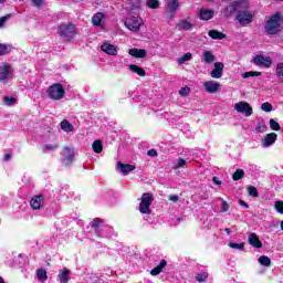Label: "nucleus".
Listing matches in <instances>:
<instances>
[{"instance_id":"f257e3e1","label":"nucleus","mask_w":283,"mask_h":283,"mask_svg":"<svg viewBox=\"0 0 283 283\" xmlns=\"http://www.w3.org/2000/svg\"><path fill=\"white\" fill-rule=\"evenodd\" d=\"M280 23H282V12H276L265 21V32L270 35L277 34L280 32Z\"/></svg>"},{"instance_id":"f03ea898","label":"nucleus","mask_w":283,"mask_h":283,"mask_svg":"<svg viewBox=\"0 0 283 283\" xmlns=\"http://www.w3.org/2000/svg\"><path fill=\"white\" fill-rule=\"evenodd\" d=\"M124 24L130 32H140V28L145 25V21H143V18L138 13L130 12L126 17Z\"/></svg>"},{"instance_id":"7ed1b4c3","label":"nucleus","mask_w":283,"mask_h":283,"mask_svg":"<svg viewBox=\"0 0 283 283\" xmlns=\"http://www.w3.org/2000/svg\"><path fill=\"white\" fill-rule=\"evenodd\" d=\"M91 229L93 233H96L97 238H107V231H109V227L105 226L99 218H95L91 223Z\"/></svg>"},{"instance_id":"20e7f679","label":"nucleus","mask_w":283,"mask_h":283,"mask_svg":"<svg viewBox=\"0 0 283 283\" xmlns=\"http://www.w3.org/2000/svg\"><path fill=\"white\" fill-rule=\"evenodd\" d=\"M57 34L62 36L65 41H72L76 36V28L74 24H61L57 29Z\"/></svg>"},{"instance_id":"39448f33","label":"nucleus","mask_w":283,"mask_h":283,"mask_svg":"<svg viewBox=\"0 0 283 283\" xmlns=\"http://www.w3.org/2000/svg\"><path fill=\"white\" fill-rule=\"evenodd\" d=\"M151 202H154V195L146 192L142 196V201L139 203V212L146 216L151 213Z\"/></svg>"},{"instance_id":"423d86ee","label":"nucleus","mask_w":283,"mask_h":283,"mask_svg":"<svg viewBox=\"0 0 283 283\" xmlns=\"http://www.w3.org/2000/svg\"><path fill=\"white\" fill-rule=\"evenodd\" d=\"M48 94L52 101H61V98H65V88L61 84H53L48 88Z\"/></svg>"},{"instance_id":"0eeeda50","label":"nucleus","mask_w":283,"mask_h":283,"mask_svg":"<svg viewBox=\"0 0 283 283\" xmlns=\"http://www.w3.org/2000/svg\"><path fill=\"white\" fill-rule=\"evenodd\" d=\"M234 111L238 112V114H243L247 118H249V116H253V107H251V104L245 101L235 103Z\"/></svg>"},{"instance_id":"6e6552de","label":"nucleus","mask_w":283,"mask_h":283,"mask_svg":"<svg viewBox=\"0 0 283 283\" xmlns=\"http://www.w3.org/2000/svg\"><path fill=\"white\" fill-rule=\"evenodd\" d=\"M253 64L258 65V67L269 69L271 65H273V60H271V56L259 54L253 57Z\"/></svg>"},{"instance_id":"1a4fd4ad","label":"nucleus","mask_w":283,"mask_h":283,"mask_svg":"<svg viewBox=\"0 0 283 283\" xmlns=\"http://www.w3.org/2000/svg\"><path fill=\"white\" fill-rule=\"evenodd\" d=\"M124 8L128 10V12H140L143 0H124Z\"/></svg>"},{"instance_id":"9d476101","label":"nucleus","mask_w":283,"mask_h":283,"mask_svg":"<svg viewBox=\"0 0 283 283\" xmlns=\"http://www.w3.org/2000/svg\"><path fill=\"white\" fill-rule=\"evenodd\" d=\"M12 66L10 64H2L0 66V83H6L7 81H10L12 78Z\"/></svg>"},{"instance_id":"9b49d317","label":"nucleus","mask_w":283,"mask_h":283,"mask_svg":"<svg viewBox=\"0 0 283 283\" xmlns=\"http://www.w3.org/2000/svg\"><path fill=\"white\" fill-rule=\"evenodd\" d=\"M74 156H75L74 148L64 147L63 158H62L63 165H65L66 167L72 165L74 163Z\"/></svg>"},{"instance_id":"f8f14e48","label":"nucleus","mask_w":283,"mask_h":283,"mask_svg":"<svg viewBox=\"0 0 283 283\" xmlns=\"http://www.w3.org/2000/svg\"><path fill=\"white\" fill-rule=\"evenodd\" d=\"M203 88L208 94H218V92L222 90V86L220 85V82L208 81L203 83Z\"/></svg>"},{"instance_id":"ddd939ff","label":"nucleus","mask_w":283,"mask_h":283,"mask_svg":"<svg viewBox=\"0 0 283 283\" xmlns=\"http://www.w3.org/2000/svg\"><path fill=\"white\" fill-rule=\"evenodd\" d=\"M92 23L95 28H101V30H105V13L97 12L92 17Z\"/></svg>"},{"instance_id":"4468645a","label":"nucleus","mask_w":283,"mask_h":283,"mask_svg":"<svg viewBox=\"0 0 283 283\" xmlns=\"http://www.w3.org/2000/svg\"><path fill=\"white\" fill-rule=\"evenodd\" d=\"M178 8H180V1L178 0L167 1L168 19H174V17H176V12H178Z\"/></svg>"},{"instance_id":"2eb2a0df","label":"nucleus","mask_w":283,"mask_h":283,"mask_svg":"<svg viewBox=\"0 0 283 283\" xmlns=\"http://www.w3.org/2000/svg\"><path fill=\"white\" fill-rule=\"evenodd\" d=\"M237 20L241 25H249L253 21V14L248 11H239L237 15Z\"/></svg>"},{"instance_id":"dca6fc26","label":"nucleus","mask_w":283,"mask_h":283,"mask_svg":"<svg viewBox=\"0 0 283 283\" xmlns=\"http://www.w3.org/2000/svg\"><path fill=\"white\" fill-rule=\"evenodd\" d=\"M224 73V63L216 62L214 69L210 72L211 78H222V74Z\"/></svg>"},{"instance_id":"f3484780","label":"nucleus","mask_w":283,"mask_h":283,"mask_svg":"<svg viewBox=\"0 0 283 283\" xmlns=\"http://www.w3.org/2000/svg\"><path fill=\"white\" fill-rule=\"evenodd\" d=\"M102 52H105V54H108V56H116L118 54V49L116 45L109 43V42H104L101 46Z\"/></svg>"},{"instance_id":"a211bd4d","label":"nucleus","mask_w":283,"mask_h":283,"mask_svg":"<svg viewBox=\"0 0 283 283\" xmlns=\"http://www.w3.org/2000/svg\"><path fill=\"white\" fill-rule=\"evenodd\" d=\"M117 169H118L119 174H122L123 176H127L128 174H132V171H134V169H136V166L130 165V164H123V163L118 161Z\"/></svg>"},{"instance_id":"6ab92c4d","label":"nucleus","mask_w":283,"mask_h":283,"mask_svg":"<svg viewBox=\"0 0 283 283\" xmlns=\"http://www.w3.org/2000/svg\"><path fill=\"white\" fill-rule=\"evenodd\" d=\"M177 28L179 31L186 30H193V22H191V18L188 19H181L177 23Z\"/></svg>"},{"instance_id":"aec40b11","label":"nucleus","mask_w":283,"mask_h":283,"mask_svg":"<svg viewBox=\"0 0 283 283\" xmlns=\"http://www.w3.org/2000/svg\"><path fill=\"white\" fill-rule=\"evenodd\" d=\"M277 140V134L270 133L262 139V147H271Z\"/></svg>"},{"instance_id":"412c9836","label":"nucleus","mask_w":283,"mask_h":283,"mask_svg":"<svg viewBox=\"0 0 283 283\" xmlns=\"http://www.w3.org/2000/svg\"><path fill=\"white\" fill-rule=\"evenodd\" d=\"M31 208L34 211H39V209H41V207H43V196H35L31 199L30 201Z\"/></svg>"},{"instance_id":"4be33fe9","label":"nucleus","mask_w":283,"mask_h":283,"mask_svg":"<svg viewBox=\"0 0 283 283\" xmlns=\"http://www.w3.org/2000/svg\"><path fill=\"white\" fill-rule=\"evenodd\" d=\"M248 242L251 247H254V249H262V241H260V238H258L255 233L249 234Z\"/></svg>"},{"instance_id":"5701e85b","label":"nucleus","mask_w":283,"mask_h":283,"mask_svg":"<svg viewBox=\"0 0 283 283\" xmlns=\"http://www.w3.org/2000/svg\"><path fill=\"white\" fill-rule=\"evenodd\" d=\"M213 14H216L213 10L201 9L199 11V19L201 21H209V20L213 19Z\"/></svg>"},{"instance_id":"b1692460","label":"nucleus","mask_w":283,"mask_h":283,"mask_svg":"<svg viewBox=\"0 0 283 283\" xmlns=\"http://www.w3.org/2000/svg\"><path fill=\"white\" fill-rule=\"evenodd\" d=\"M128 54L135 56V59H145V56H147V51H145V49H130Z\"/></svg>"},{"instance_id":"393cba45","label":"nucleus","mask_w":283,"mask_h":283,"mask_svg":"<svg viewBox=\"0 0 283 283\" xmlns=\"http://www.w3.org/2000/svg\"><path fill=\"white\" fill-rule=\"evenodd\" d=\"M70 270L67 268H64L62 271H60L57 279L60 280V283H67L70 282Z\"/></svg>"},{"instance_id":"a878e982","label":"nucleus","mask_w":283,"mask_h":283,"mask_svg":"<svg viewBox=\"0 0 283 283\" xmlns=\"http://www.w3.org/2000/svg\"><path fill=\"white\" fill-rule=\"evenodd\" d=\"M208 36H210V39H213L214 41H222V39H227V34L218 30H210L208 32Z\"/></svg>"},{"instance_id":"bb28decb","label":"nucleus","mask_w":283,"mask_h":283,"mask_svg":"<svg viewBox=\"0 0 283 283\" xmlns=\"http://www.w3.org/2000/svg\"><path fill=\"white\" fill-rule=\"evenodd\" d=\"M60 127L62 132L70 134V132H74V125L70 123L67 119H64L60 123Z\"/></svg>"},{"instance_id":"cd10ccee","label":"nucleus","mask_w":283,"mask_h":283,"mask_svg":"<svg viewBox=\"0 0 283 283\" xmlns=\"http://www.w3.org/2000/svg\"><path fill=\"white\" fill-rule=\"evenodd\" d=\"M235 6H237V10L238 12H247L248 8H249V1L247 0H235L234 1Z\"/></svg>"},{"instance_id":"c85d7f7f","label":"nucleus","mask_w":283,"mask_h":283,"mask_svg":"<svg viewBox=\"0 0 283 283\" xmlns=\"http://www.w3.org/2000/svg\"><path fill=\"white\" fill-rule=\"evenodd\" d=\"M165 266H167V261L161 260L160 263L150 271V275H160V273H163V269H165Z\"/></svg>"},{"instance_id":"c756f323","label":"nucleus","mask_w":283,"mask_h":283,"mask_svg":"<svg viewBox=\"0 0 283 283\" xmlns=\"http://www.w3.org/2000/svg\"><path fill=\"white\" fill-rule=\"evenodd\" d=\"M202 56H203L205 63H207L208 65H210V63H213V61H216V55H213L211 51H205Z\"/></svg>"},{"instance_id":"7c9ffc66","label":"nucleus","mask_w":283,"mask_h":283,"mask_svg":"<svg viewBox=\"0 0 283 283\" xmlns=\"http://www.w3.org/2000/svg\"><path fill=\"white\" fill-rule=\"evenodd\" d=\"M130 72H134V74H138V76H146V72L143 70V67L136 65V64H130L129 66Z\"/></svg>"},{"instance_id":"2f4dec72","label":"nucleus","mask_w":283,"mask_h":283,"mask_svg":"<svg viewBox=\"0 0 283 283\" xmlns=\"http://www.w3.org/2000/svg\"><path fill=\"white\" fill-rule=\"evenodd\" d=\"M233 12H238V7H237L235 2H233L232 4H229L226 8L224 14H226V17H231V14H233Z\"/></svg>"},{"instance_id":"473e14b6","label":"nucleus","mask_w":283,"mask_h":283,"mask_svg":"<svg viewBox=\"0 0 283 283\" xmlns=\"http://www.w3.org/2000/svg\"><path fill=\"white\" fill-rule=\"evenodd\" d=\"M36 276L40 282H45V280H48V272L44 269H39Z\"/></svg>"},{"instance_id":"72a5a7b5","label":"nucleus","mask_w":283,"mask_h":283,"mask_svg":"<svg viewBox=\"0 0 283 283\" xmlns=\"http://www.w3.org/2000/svg\"><path fill=\"white\" fill-rule=\"evenodd\" d=\"M193 59V55L191 53H185L181 57L177 60V63L179 65H182L184 63H187V61H191Z\"/></svg>"},{"instance_id":"f704fd0d","label":"nucleus","mask_w":283,"mask_h":283,"mask_svg":"<svg viewBox=\"0 0 283 283\" xmlns=\"http://www.w3.org/2000/svg\"><path fill=\"white\" fill-rule=\"evenodd\" d=\"M55 149H59V144H46L42 146V151H44V154H48V151H54Z\"/></svg>"},{"instance_id":"c9c22d12","label":"nucleus","mask_w":283,"mask_h":283,"mask_svg":"<svg viewBox=\"0 0 283 283\" xmlns=\"http://www.w3.org/2000/svg\"><path fill=\"white\" fill-rule=\"evenodd\" d=\"M12 50V46L11 45H8V44H1L0 43V56H3L6 54H10Z\"/></svg>"},{"instance_id":"e433bc0d","label":"nucleus","mask_w":283,"mask_h":283,"mask_svg":"<svg viewBox=\"0 0 283 283\" xmlns=\"http://www.w3.org/2000/svg\"><path fill=\"white\" fill-rule=\"evenodd\" d=\"M259 264L261 266H271V259L266 255H262L259 258Z\"/></svg>"},{"instance_id":"4c0bfd02","label":"nucleus","mask_w":283,"mask_h":283,"mask_svg":"<svg viewBox=\"0 0 283 283\" xmlns=\"http://www.w3.org/2000/svg\"><path fill=\"white\" fill-rule=\"evenodd\" d=\"M146 6L151 10H157V8H160V2L158 0H147Z\"/></svg>"},{"instance_id":"58836bf2","label":"nucleus","mask_w":283,"mask_h":283,"mask_svg":"<svg viewBox=\"0 0 283 283\" xmlns=\"http://www.w3.org/2000/svg\"><path fill=\"white\" fill-rule=\"evenodd\" d=\"M187 167V161L182 158L177 159L176 164L172 166V169H182Z\"/></svg>"},{"instance_id":"ea45409f","label":"nucleus","mask_w":283,"mask_h":283,"mask_svg":"<svg viewBox=\"0 0 283 283\" xmlns=\"http://www.w3.org/2000/svg\"><path fill=\"white\" fill-rule=\"evenodd\" d=\"M244 178V171L242 169H237L232 175V180L238 181Z\"/></svg>"},{"instance_id":"a19ab883","label":"nucleus","mask_w":283,"mask_h":283,"mask_svg":"<svg viewBox=\"0 0 283 283\" xmlns=\"http://www.w3.org/2000/svg\"><path fill=\"white\" fill-rule=\"evenodd\" d=\"M218 200H220V202H221V213H227V211H229V209H231V206L229 205V202H227L222 198H218Z\"/></svg>"},{"instance_id":"79ce46f5","label":"nucleus","mask_w":283,"mask_h":283,"mask_svg":"<svg viewBox=\"0 0 283 283\" xmlns=\"http://www.w3.org/2000/svg\"><path fill=\"white\" fill-rule=\"evenodd\" d=\"M276 76L280 80V83H283V63L276 65Z\"/></svg>"},{"instance_id":"37998d69","label":"nucleus","mask_w":283,"mask_h":283,"mask_svg":"<svg viewBox=\"0 0 283 283\" xmlns=\"http://www.w3.org/2000/svg\"><path fill=\"white\" fill-rule=\"evenodd\" d=\"M93 150L95 154H101V151H103V143L101 140H95L93 143Z\"/></svg>"},{"instance_id":"c03bdc74","label":"nucleus","mask_w":283,"mask_h":283,"mask_svg":"<svg viewBox=\"0 0 283 283\" xmlns=\"http://www.w3.org/2000/svg\"><path fill=\"white\" fill-rule=\"evenodd\" d=\"M266 129H268V127H266V124H264V122H260L255 127L256 134H264V132H266Z\"/></svg>"},{"instance_id":"a18cd8bd","label":"nucleus","mask_w":283,"mask_h":283,"mask_svg":"<svg viewBox=\"0 0 283 283\" xmlns=\"http://www.w3.org/2000/svg\"><path fill=\"white\" fill-rule=\"evenodd\" d=\"M241 76L242 78H251V76H262V73L250 71V72L242 73Z\"/></svg>"},{"instance_id":"49530a36","label":"nucleus","mask_w":283,"mask_h":283,"mask_svg":"<svg viewBox=\"0 0 283 283\" xmlns=\"http://www.w3.org/2000/svg\"><path fill=\"white\" fill-rule=\"evenodd\" d=\"M208 277H209V274L207 272H200L196 274L197 282H206Z\"/></svg>"},{"instance_id":"de8ad7c7","label":"nucleus","mask_w":283,"mask_h":283,"mask_svg":"<svg viewBox=\"0 0 283 283\" xmlns=\"http://www.w3.org/2000/svg\"><path fill=\"white\" fill-rule=\"evenodd\" d=\"M3 103H4V105H7L8 107H10V106L14 105V103H17V98L4 96V97H3Z\"/></svg>"},{"instance_id":"09e8293b","label":"nucleus","mask_w":283,"mask_h":283,"mask_svg":"<svg viewBox=\"0 0 283 283\" xmlns=\"http://www.w3.org/2000/svg\"><path fill=\"white\" fill-rule=\"evenodd\" d=\"M262 112H273V105L269 102L261 104Z\"/></svg>"},{"instance_id":"8fccbe9b","label":"nucleus","mask_w":283,"mask_h":283,"mask_svg":"<svg viewBox=\"0 0 283 283\" xmlns=\"http://www.w3.org/2000/svg\"><path fill=\"white\" fill-rule=\"evenodd\" d=\"M270 127L273 132H280V123L275 122V119H270Z\"/></svg>"},{"instance_id":"3c124183","label":"nucleus","mask_w":283,"mask_h":283,"mask_svg":"<svg viewBox=\"0 0 283 283\" xmlns=\"http://www.w3.org/2000/svg\"><path fill=\"white\" fill-rule=\"evenodd\" d=\"M248 193L252 198H258V188L253 186L248 187Z\"/></svg>"},{"instance_id":"603ef678","label":"nucleus","mask_w":283,"mask_h":283,"mask_svg":"<svg viewBox=\"0 0 283 283\" xmlns=\"http://www.w3.org/2000/svg\"><path fill=\"white\" fill-rule=\"evenodd\" d=\"M230 249H238L239 251H244V243H229Z\"/></svg>"},{"instance_id":"864d4df0","label":"nucleus","mask_w":283,"mask_h":283,"mask_svg":"<svg viewBox=\"0 0 283 283\" xmlns=\"http://www.w3.org/2000/svg\"><path fill=\"white\" fill-rule=\"evenodd\" d=\"M274 208H275V211H277V213H281L283 216V201H276L274 203Z\"/></svg>"},{"instance_id":"5fc2aeb1","label":"nucleus","mask_w":283,"mask_h":283,"mask_svg":"<svg viewBox=\"0 0 283 283\" xmlns=\"http://www.w3.org/2000/svg\"><path fill=\"white\" fill-rule=\"evenodd\" d=\"M10 19H12V14H7L4 17L0 18V28H3V25H6L7 21H10Z\"/></svg>"},{"instance_id":"6e6d98bb","label":"nucleus","mask_w":283,"mask_h":283,"mask_svg":"<svg viewBox=\"0 0 283 283\" xmlns=\"http://www.w3.org/2000/svg\"><path fill=\"white\" fill-rule=\"evenodd\" d=\"M191 92V88L189 86H185L179 91L180 96H189V93Z\"/></svg>"},{"instance_id":"4d7b16f0","label":"nucleus","mask_w":283,"mask_h":283,"mask_svg":"<svg viewBox=\"0 0 283 283\" xmlns=\"http://www.w3.org/2000/svg\"><path fill=\"white\" fill-rule=\"evenodd\" d=\"M147 156H150L151 158H156V156H158V151H156V149H150L147 151Z\"/></svg>"},{"instance_id":"13d9d810","label":"nucleus","mask_w":283,"mask_h":283,"mask_svg":"<svg viewBox=\"0 0 283 283\" xmlns=\"http://www.w3.org/2000/svg\"><path fill=\"white\" fill-rule=\"evenodd\" d=\"M168 200H170V202H178V200H180V197H178V195H170Z\"/></svg>"},{"instance_id":"bf43d9fd","label":"nucleus","mask_w":283,"mask_h":283,"mask_svg":"<svg viewBox=\"0 0 283 283\" xmlns=\"http://www.w3.org/2000/svg\"><path fill=\"white\" fill-rule=\"evenodd\" d=\"M32 3L36 8H41V6H43V0H32Z\"/></svg>"},{"instance_id":"052dcab7","label":"nucleus","mask_w":283,"mask_h":283,"mask_svg":"<svg viewBox=\"0 0 283 283\" xmlns=\"http://www.w3.org/2000/svg\"><path fill=\"white\" fill-rule=\"evenodd\" d=\"M239 205H240L241 207H245V209H249V203L245 202L244 200H239Z\"/></svg>"},{"instance_id":"680f3d73","label":"nucleus","mask_w":283,"mask_h":283,"mask_svg":"<svg viewBox=\"0 0 283 283\" xmlns=\"http://www.w3.org/2000/svg\"><path fill=\"white\" fill-rule=\"evenodd\" d=\"M10 158H12V155L6 154L4 157H3V160H4L6 163H8V160H10Z\"/></svg>"},{"instance_id":"e2e57ef3","label":"nucleus","mask_w":283,"mask_h":283,"mask_svg":"<svg viewBox=\"0 0 283 283\" xmlns=\"http://www.w3.org/2000/svg\"><path fill=\"white\" fill-rule=\"evenodd\" d=\"M213 182L214 185H222V181H220V179H218V177H213Z\"/></svg>"},{"instance_id":"0e129e2a","label":"nucleus","mask_w":283,"mask_h":283,"mask_svg":"<svg viewBox=\"0 0 283 283\" xmlns=\"http://www.w3.org/2000/svg\"><path fill=\"white\" fill-rule=\"evenodd\" d=\"M224 231H226V233H227L228 235H231V229L226 228Z\"/></svg>"},{"instance_id":"69168bd1","label":"nucleus","mask_w":283,"mask_h":283,"mask_svg":"<svg viewBox=\"0 0 283 283\" xmlns=\"http://www.w3.org/2000/svg\"><path fill=\"white\" fill-rule=\"evenodd\" d=\"M0 283H6V281H3V277L0 276Z\"/></svg>"},{"instance_id":"338daca9","label":"nucleus","mask_w":283,"mask_h":283,"mask_svg":"<svg viewBox=\"0 0 283 283\" xmlns=\"http://www.w3.org/2000/svg\"><path fill=\"white\" fill-rule=\"evenodd\" d=\"M281 229L283 230V220L281 221Z\"/></svg>"},{"instance_id":"774afa93","label":"nucleus","mask_w":283,"mask_h":283,"mask_svg":"<svg viewBox=\"0 0 283 283\" xmlns=\"http://www.w3.org/2000/svg\"><path fill=\"white\" fill-rule=\"evenodd\" d=\"M222 1L227 3V2H229V1H231V0H222Z\"/></svg>"}]
</instances>
